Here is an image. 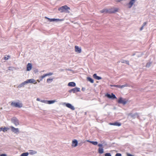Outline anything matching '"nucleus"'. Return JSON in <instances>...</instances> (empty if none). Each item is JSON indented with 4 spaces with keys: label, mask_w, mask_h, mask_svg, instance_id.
<instances>
[{
    "label": "nucleus",
    "mask_w": 156,
    "mask_h": 156,
    "mask_svg": "<svg viewBox=\"0 0 156 156\" xmlns=\"http://www.w3.org/2000/svg\"><path fill=\"white\" fill-rule=\"evenodd\" d=\"M118 10V9L117 8H112L109 9H105L100 11V12L101 13H112L117 12Z\"/></svg>",
    "instance_id": "obj_1"
},
{
    "label": "nucleus",
    "mask_w": 156,
    "mask_h": 156,
    "mask_svg": "<svg viewBox=\"0 0 156 156\" xmlns=\"http://www.w3.org/2000/svg\"><path fill=\"white\" fill-rule=\"evenodd\" d=\"M70 9V8L66 5L62 6L59 8L58 9V10L60 11V12L61 13L66 12L69 13V11L68 10Z\"/></svg>",
    "instance_id": "obj_2"
},
{
    "label": "nucleus",
    "mask_w": 156,
    "mask_h": 156,
    "mask_svg": "<svg viewBox=\"0 0 156 156\" xmlns=\"http://www.w3.org/2000/svg\"><path fill=\"white\" fill-rule=\"evenodd\" d=\"M11 105L15 108H20L23 106L22 104L20 102H12L11 104Z\"/></svg>",
    "instance_id": "obj_3"
},
{
    "label": "nucleus",
    "mask_w": 156,
    "mask_h": 156,
    "mask_svg": "<svg viewBox=\"0 0 156 156\" xmlns=\"http://www.w3.org/2000/svg\"><path fill=\"white\" fill-rule=\"evenodd\" d=\"M117 102L119 104H122L123 105H125L127 102V101L125 99H124L122 97H120L117 101Z\"/></svg>",
    "instance_id": "obj_4"
},
{
    "label": "nucleus",
    "mask_w": 156,
    "mask_h": 156,
    "mask_svg": "<svg viewBox=\"0 0 156 156\" xmlns=\"http://www.w3.org/2000/svg\"><path fill=\"white\" fill-rule=\"evenodd\" d=\"M12 122L16 126L19 125L18 119L15 117H14L11 119Z\"/></svg>",
    "instance_id": "obj_5"
},
{
    "label": "nucleus",
    "mask_w": 156,
    "mask_h": 156,
    "mask_svg": "<svg viewBox=\"0 0 156 156\" xmlns=\"http://www.w3.org/2000/svg\"><path fill=\"white\" fill-rule=\"evenodd\" d=\"M25 83H26L27 84L30 83L36 84L37 83L36 81L33 79L27 80L25 81Z\"/></svg>",
    "instance_id": "obj_6"
},
{
    "label": "nucleus",
    "mask_w": 156,
    "mask_h": 156,
    "mask_svg": "<svg viewBox=\"0 0 156 156\" xmlns=\"http://www.w3.org/2000/svg\"><path fill=\"white\" fill-rule=\"evenodd\" d=\"M98 146L100 147L98 149V152L100 154H102L104 152V150L103 149V145L102 144H99Z\"/></svg>",
    "instance_id": "obj_7"
},
{
    "label": "nucleus",
    "mask_w": 156,
    "mask_h": 156,
    "mask_svg": "<svg viewBox=\"0 0 156 156\" xmlns=\"http://www.w3.org/2000/svg\"><path fill=\"white\" fill-rule=\"evenodd\" d=\"M105 96L107 97L108 98H112V99H116V97L115 96V95L113 94V93L111 94V95H110L109 94H107L105 95Z\"/></svg>",
    "instance_id": "obj_8"
},
{
    "label": "nucleus",
    "mask_w": 156,
    "mask_h": 156,
    "mask_svg": "<svg viewBox=\"0 0 156 156\" xmlns=\"http://www.w3.org/2000/svg\"><path fill=\"white\" fill-rule=\"evenodd\" d=\"M80 88L75 87L73 89H71L69 91V92L71 93L73 92V93H75L80 91Z\"/></svg>",
    "instance_id": "obj_9"
},
{
    "label": "nucleus",
    "mask_w": 156,
    "mask_h": 156,
    "mask_svg": "<svg viewBox=\"0 0 156 156\" xmlns=\"http://www.w3.org/2000/svg\"><path fill=\"white\" fill-rule=\"evenodd\" d=\"M75 52L78 53H80L81 52V48H79L77 46H75Z\"/></svg>",
    "instance_id": "obj_10"
},
{
    "label": "nucleus",
    "mask_w": 156,
    "mask_h": 156,
    "mask_svg": "<svg viewBox=\"0 0 156 156\" xmlns=\"http://www.w3.org/2000/svg\"><path fill=\"white\" fill-rule=\"evenodd\" d=\"M109 124L111 125H113L119 126H121V124L120 123L115 122L114 123H110Z\"/></svg>",
    "instance_id": "obj_11"
},
{
    "label": "nucleus",
    "mask_w": 156,
    "mask_h": 156,
    "mask_svg": "<svg viewBox=\"0 0 156 156\" xmlns=\"http://www.w3.org/2000/svg\"><path fill=\"white\" fill-rule=\"evenodd\" d=\"M135 2V0H131L128 3V8H131L134 3Z\"/></svg>",
    "instance_id": "obj_12"
},
{
    "label": "nucleus",
    "mask_w": 156,
    "mask_h": 156,
    "mask_svg": "<svg viewBox=\"0 0 156 156\" xmlns=\"http://www.w3.org/2000/svg\"><path fill=\"white\" fill-rule=\"evenodd\" d=\"M45 18L46 19H48L50 22L54 21H59L61 20H60L59 19H50L47 17H45Z\"/></svg>",
    "instance_id": "obj_13"
},
{
    "label": "nucleus",
    "mask_w": 156,
    "mask_h": 156,
    "mask_svg": "<svg viewBox=\"0 0 156 156\" xmlns=\"http://www.w3.org/2000/svg\"><path fill=\"white\" fill-rule=\"evenodd\" d=\"M32 68V65L31 63H28L27 66V70L29 71Z\"/></svg>",
    "instance_id": "obj_14"
},
{
    "label": "nucleus",
    "mask_w": 156,
    "mask_h": 156,
    "mask_svg": "<svg viewBox=\"0 0 156 156\" xmlns=\"http://www.w3.org/2000/svg\"><path fill=\"white\" fill-rule=\"evenodd\" d=\"M11 128L12 131L15 133H17L19 132L18 128H16L13 126H11Z\"/></svg>",
    "instance_id": "obj_15"
},
{
    "label": "nucleus",
    "mask_w": 156,
    "mask_h": 156,
    "mask_svg": "<svg viewBox=\"0 0 156 156\" xmlns=\"http://www.w3.org/2000/svg\"><path fill=\"white\" fill-rule=\"evenodd\" d=\"M66 106L68 108H70L72 110H74L75 108L71 104L67 103L66 105Z\"/></svg>",
    "instance_id": "obj_16"
},
{
    "label": "nucleus",
    "mask_w": 156,
    "mask_h": 156,
    "mask_svg": "<svg viewBox=\"0 0 156 156\" xmlns=\"http://www.w3.org/2000/svg\"><path fill=\"white\" fill-rule=\"evenodd\" d=\"M72 146L76 147L77 145L78 142L76 140H74L72 141Z\"/></svg>",
    "instance_id": "obj_17"
},
{
    "label": "nucleus",
    "mask_w": 156,
    "mask_h": 156,
    "mask_svg": "<svg viewBox=\"0 0 156 156\" xmlns=\"http://www.w3.org/2000/svg\"><path fill=\"white\" fill-rule=\"evenodd\" d=\"M128 86V84H126L125 85H115V87H118L119 88H122L123 87H126Z\"/></svg>",
    "instance_id": "obj_18"
},
{
    "label": "nucleus",
    "mask_w": 156,
    "mask_h": 156,
    "mask_svg": "<svg viewBox=\"0 0 156 156\" xmlns=\"http://www.w3.org/2000/svg\"><path fill=\"white\" fill-rule=\"evenodd\" d=\"M93 76L94 79L98 80H101L102 79L101 77L97 76L96 74H94L93 75Z\"/></svg>",
    "instance_id": "obj_19"
},
{
    "label": "nucleus",
    "mask_w": 156,
    "mask_h": 156,
    "mask_svg": "<svg viewBox=\"0 0 156 156\" xmlns=\"http://www.w3.org/2000/svg\"><path fill=\"white\" fill-rule=\"evenodd\" d=\"M68 86H69L75 87L76 86V84L73 82H71L68 83Z\"/></svg>",
    "instance_id": "obj_20"
},
{
    "label": "nucleus",
    "mask_w": 156,
    "mask_h": 156,
    "mask_svg": "<svg viewBox=\"0 0 156 156\" xmlns=\"http://www.w3.org/2000/svg\"><path fill=\"white\" fill-rule=\"evenodd\" d=\"M87 141L95 145H97L98 144V142L96 141H90L89 140H87Z\"/></svg>",
    "instance_id": "obj_21"
},
{
    "label": "nucleus",
    "mask_w": 156,
    "mask_h": 156,
    "mask_svg": "<svg viewBox=\"0 0 156 156\" xmlns=\"http://www.w3.org/2000/svg\"><path fill=\"white\" fill-rule=\"evenodd\" d=\"M46 76L45 74H44L42 76H40L39 77V78L40 79V80L42 81L43 79Z\"/></svg>",
    "instance_id": "obj_22"
},
{
    "label": "nucleus",
    "mask_w": 156,
    "mask_h": 156,
    "mask_svg": "<svg viewBox=\"0 0 156 156\" xmlns=\"http://www.w3.org/2000/svg\"><path fill=\"white\" fill-rule=\"evenodd\" d=\"M88 80L89 81L90 83H94V80L92 78L90 77H87V78Z\"/></svg>",
    "instance_id": "obj_23"
},
{
    "label": "nucleus",
    "mask_w": 156,
    "mask_h": 156,
    "mask_svg": "<svg viewBox=\"0 0 156 156\" xmlns=\"http://www.w3.org/2000/svg\"><path fill=\"white\" fill-rule=\"evenodd\" d=\"M48 104H50L54 103L55 102V101H47Z\"/></svg>",
    "instance_id": "obj_24"
},
{
    "label": "nucleus",
    "mask_w": 156,
    "mask_h": 156,
    "mask_svg": "<svg viewBox=\"0 0 156 156\" xmlns=\"http://www.w3.org/2000/svg\"><path fill=\"white\" fill-rule=\"evenodd\" d=\"M28 154L29 153L28 152L23 153L21 154V156H27Z\"/></svg>",
    "instance_id": "obj_25"
},
{
    "label": "nucleus",
    "mask_w": 156,
    "mask_h": 156,
    "mask_svg": "<svg viewBox=\"0 0 156 156\" xmlns=\"http://www.w3.org/2000/svg\"><path fill=\"white\" fill-rule=\"evenodd\" d=\"M10 56L9 55H7L6 57H4V59L5 60H7L10 58Z\"/></svg>",
    "instance_id": "obj_26"
},
{
    "label": "nucleus",
    "mask_w": 156,
    "mask_h": 156,
    "mask_svg": "<svg viewBox=\"0 0 156 156\" xmlns=\"http://www.w3.org/2000/svg\"><path fill=\"white\" fill-rule=\"evenodd\" d=\"M53 79H48L47 80V82L48 83H50V82L52 81Z\"/></svg>",
    "instance_id": "obj_27"
},
{
    "label": "nucleus",
    "mask_w": 156,
    "mask_h": 156,
    "mask_svg": "<svg viewBox=\"0 0 156 156\" xmlns=\"http://www.w3.org/2000/svg\"><path fill=\"white\" fill-rule=\"evenodd\" d=\"M53 73H48L45 74L46 76H51L53 75Z\"/></svg>",
    "instance_id": "obj_28"
},
{
    "label": "nucleus",
    "mask_w": 156,
    "mask_h": 156,
    "mask_svg": "<svg viewBox=\"0 0 156 156\" xmlns=\"http://www.w3.org/2000/svg\"><path fill=\"white\" fill-rule=\"evenodd\" d=\"M27 84L26 83H25V81H24L23 82L21 83L20 86L21 87H23L24 86L25 84Z\"/></svg>",
    "instance_id": "obj_29"
},
{
    "label": "nucleus",
    "mask_w": 156,
    "mask_h": 156,
    "mask_svg": "<svg viewBox=\"0 0 156 156\" xmlns=\"http://www.w3.org/2000/svg\"><path fill=\"white\" fill-rule=\"evenodd\" d=\"M2 128V131H3L4 132H5V131H7V128L5 127L4 128Z\"/></svg>",
    "instance_id": "obj_30"
},
{
    "label": "nucleus",
    "mask_w": 156,
    "mask_h": 156,
    "mask_svg": "<svg viewBox=\"0 0 156 156\" xmlns=\"http://www.w3.org/2000/svg\"><path fill=\"white\" fill-rule=\"evenodd\" d=\"M105 156H111V154L110 153H107L105 154Z\"/></svg>",
    "instance_id": "obj_31"
},
{
    "label": "nucleus",
    "mask_w": 156,
    "mask_h": 156,
    "mask_svg": "<svg viewBox=\"0 0 156 156\" xmlns=\"http://www.w3.org/2000/svg\"><path fill=\"white\" fill-rule=\"evenodd\" d=\"M115 156H122V154L120 153H117L115 154Z\"/></svg>",
    "instance_id": "obj_32"
},
{
    "label": "nucleus",
    "mask_w": 156,
    "mask_h": 156,
    "mask_svg": "<svg viewBox=\"0 0 156 156\" xmlns=\"http://www.w3.org/2000/svg\"><path fill=\"white\" fill-rule=\"evenodd\" d=\"M126 155H127V156H134L132 155V154H129V153H127Z\"/></svg>",
    "instance_id": "obj_33"
},
{
    "label": "nucleus",
    "mask_w": 156,
    "mask_h": 156,
    "mask_svg": "<svg viewBox=\"0 0 156 156\" xmlns=\"http://www.w3.org/2000/svg\"><path fill=\"white\" fill-rule=\"evenodd\" d=\"M147 24V22H144V23L143 24L142 26H143V27H144Z\"/></svg>",
    "instance_id": "obj_34"
},
{
    "label": "nucleus",
    "mask_w": 156,
    "mask_h": 156,
    "mask_svg": "<svg viewBox=\"0 0 156 156\" xmlns=\"http://www.w3.org/2000/svg\"><path fill=\"white\" fill-rule=\"evenodd\" d=\"M40 101L42 102L46 103V102H47V101H44V100H41Z\"/></svg>",
    "instance_id": "obj_35"
},
{
    "label": "nucleus",
    "mask_w": 156,
    "mask_h": 156,
    "mask_svg": "<svg viewBox=\"0 0 156 156\" xmlns=\"http://www.w3.org/2000/svg\"><path fill=\"white\" fill-rule=\"evenodd\" d=\"M0 156H7V155L5 154H2L0 155Z\"/></svg>",
    "instance_id": "obj_36"
},
{
    "label": "nucleus",
    "mask_w": 156,
    "mask_h": 156,
    "mask_svg": "<svg viewBox=\"0 0 156 156\" xmlns=\"http://www.w3.org/2000/svg\"><path fill=\"white\" fill-rule=\"evenodd\" d=\"M125 61H126L123 60H122V61H121V62L122 63H125Z\"/></svg>",
    "instance_id": "obj_37"
},
{
    "label": "nucleus",
    "mask_w": 156,
    "mask_h": 156,
    "mask_svg": "<svg viewBox=\"0 0 156 156\" xmlns=\"http://www.w3.org/2000/svg\"><path fill=\"white\" fill-rule=\"evenodd\" d=\"M125 63L129 65V61H125Z\"/></svg>",
    "instance_id": "obj_38"
},
{
    "label": "nucleus",
    "mask_w": 156,
    "mask_h": 156,
    "mask_svg": "<svg viewBox=\"0 0 156 156\" xmlns=\"http://www.w3.org/2000/svg\"><path fill=\"white\" fill-rule=\"evenodd\" d=\"M144 27L143 26H142L141 28H140V30L141 31V30H142L143 29V28H144Z\"/></svg>",
    "instance_id": "obj_39"
},
{
    "label": "nucleus",
    "mask_w": 156,
    "mask_h": 156,
    "mask_svg": "<svg viewBox=\"0 0 156 156\" xmlns=\"http://www.w3.org/2000/svg\"><path fill=\"white\" fill-rule=\"evenodd\" d=\"M37 101H41L40 99L39 98H37Z\"/></svg>",
    "instance_id": "obj_40"
},
{
    "label": "nucleus",
    "mask_w": 156,
    "mask_h": 156,
    "mask_svg": "<svg viewBox=\"0 0 156 156\" xmlns=\"http://www.w3.org/2000/svg\"><path fill=\"white\" fill-rule=\"evenodd\" d=\"M37 82H38L39 83L40 82V81H41L40 80H37Z\"/></svg>",
    "instance_id": "obj_41"
},
{
    "label": "nucleus",
    "mask_w": 156,
    "mask_h": 156,
    "mask_svg": "<svg viewBox=\"0 0 156 156\" xmlns=\"http://www.w3.org/2000/svg\"><path fill=\"white\" fill-rule=\"evenodd\" d=\"M110 86L111 87H115V85H110Z\"/></svg>",
    "instance_id": "obj_42"
},
{
    "label": "nucleus",
    "mask_w": 156,
    "mask_h": 156,
    "mask_svg": "<svg viewBox=\"0 0 156 156\" xmlns=\"http://www.w3.org/2000/svg\"><path fill=\"white\" fill-rule=\"evenodd\" d=\"M2 127L0 128V131H2Z\"/></svg>",
    "instance_id": "obj_43"
}]
</instances>
